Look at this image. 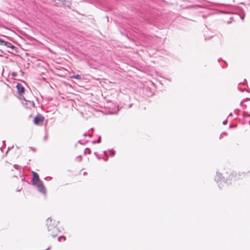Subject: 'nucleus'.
<instances>
[{
	"label": "nucleus",
	"instance_id": "1",
	"mask_svg": "<svg viewBox=\"0 0 250 250\" xmlns=\"http://www.w3.org/2000/svg\"><path fill=\"white\" fill-rule=\"evenodd\" d=\"M46 225L49 234L54 237L56 236L58 232V229L57 227V222L49 218L46 220Z\"/></svg>",
	"mask_w": 250,
	"mask_h": 250
},
{
	"label": "nucleus",
	"instance_id": "8",
	"mask_svg": "<svg viewBox=\"0 0 250 250\" xmlns=\"http://www.w3.org/2000/svg\"><path fill=\"white\" fill-rule=\"evenodd\" d=\"M71 78H73V79H78V80H80L81 79V77L80 75H75V76H72L70 77Z\"/></svg>",
	"mask_w": 250,
	"mask_h": 250
},
{
	"label": "nucleus",
	"instance_id": "4",
	"mask_svg": "<svg viewBox=\"0 0 250 250\" xmlns=\"http://www.w3.org/2000/svg\"><path fill=\"white\" fill-rule=\"evenodd\" d=\"M16 87L19 94V98L20 99H23L24 100H25L23 95L25 91L24 86L22 85V84L20 83H18Z\"/></svg>",
	"mask_w": 250,
	"mask_h": 250
},
{
	"label": "nucleus",
	"instance_id": "3",
	"mask_svg": "<svg viewBox=\"0 0 250 250\" xmlns=\"http://www.w3.org/2000/svg\"><path fill=\"white\" fill-rule=\"evenodd\" d=\"M44 117L41 114H38L33 119V123L35 125H41L43 124Z\"/></svg>",
	"mask_w": 250,
	"mask_h": 250
},
{
	"label": "nucleus",
	"instance_id": "6",
	"mask_svg": "<svg viewBox=\"0 0 250 250\" xmlns=\"http://www.w3.org/2000/svg\"><path fill=\"white\" fill-rule=\"evenodd\" d=\"M32 174L33 176V184L34 185L36 184H38L39 182H41V181L40 180L39 176V175L35 171H32Z\"/></svg>",
	"mask_w": 250,
	"mask_h": 250
},
{
	"label": "nucleus",
	"instance_id": "5",
	"mask_svg": "<svg viewBox=\"0 0 250 250\" xmlns=\"http://www.w3.org/2000/svg\"><path fill=\"white\" fill-rule=\"evenodd\" d=\"M35 185L37 186V188L40 192L42 194L45 193L46 189L42 182H39L38 184H36Z\"/></svg>",
	"mask_w": 250,
	"mask_h": 250
},
{
	"label": "nucleus",
	"instance_id": "7",
	"mask_svg": "<svg viewBox=\"0 0 250 250\" xmlns=\"http://www.w3.org/2000/svg\"><path fill=\"white\" fill-rule=\"evenodd\" d=\"M0 44L1 45H4L8 48H10L12 49H14L15 48V46L13 45H12V44L10 42H4L1 39H0Z\"/></svg>",
	"mask_w": 250,
	"mask_h": 250
},
{
	"label": "nucleus",
	"instance_id": "2",
	"mask_svg": "<svg viewBox=\"0 0 250 250\" xmlns=\"http://www.w3.org/2000/svg\"><path fill=\"white\" fill-rule=\"evenodd\" d=\"M246 177V174L244 172L241 173H232L230 174L228 180L232 181L234 183H239L241 182Z\"/></svg>",
	"mask_w": 250,
	"mask_h": 250
}]
</instances>
